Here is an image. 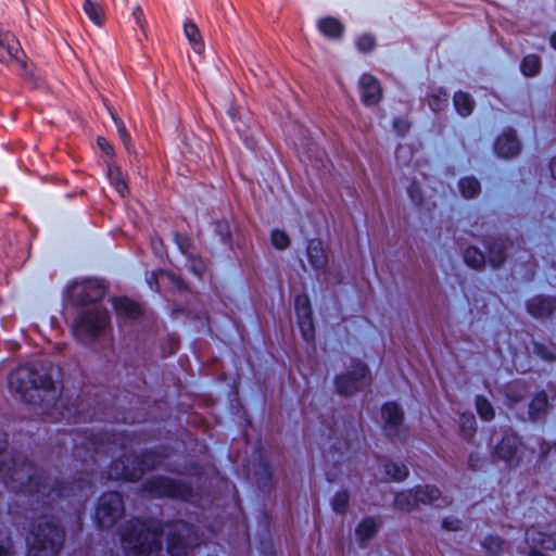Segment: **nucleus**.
<instances>
[{
	"instance_id": "obj_1",
	"label": "nucleus",
	"mask_w": 556,
	"mask_h": 556,
	"mask_svg": "<svg viewBox=\"0 0 556 556\" xmlns=\"http://www.w3.org/2000/svg\"><path fill=\"white\" fill-rule=\"evenodd\" d=\"M74 444L75 467L80 465L79 477L73 482H60L38 471L35 466L21 453H14L10 458L0 460V480L5 488L15 493L28 494L31 505L43 509H53L54 503L64 509L61 504L66 501L70 506L79 511V508L93 494L97 481L96 467L104 463L110 453L111 445L93 433H76L71 437Z\"/></svg>"
},
{
	"instance_id": "obj_2",
	"label": "nucleus",
	"mask_w": 556,
	"mask_h": 556,
	"mask_svg": "<svg viewBox=\"0 0 556 556\" xmlns=\"http://www.w3.org/2000/svg\"><path fill=\"white\" fill-rule=\"evenodd\" d=\"M125 556H189L204 540L181 520L161 526L155 520L132 519L118 529Z\"/></svg>"
},
{
	"instance_id": "obj_3",
	"label": "nucleus",
	"mask_w": 556,
	"mask_h": 556,
	"mask_svg": "<svg viewBox=\"0 0 556 556\" xmlns=\"http://www.w3.org/2000/svg\"><path fill=\"white\" fill-rule=\"evenodd\" d=\"M52 366L47 361H33L13 370L8 378L12 393L29 404L49 406L53 403L52 415L58 414L60 419L77 422L85 419L76 405L66 406L64 397L56 399V386L52 375Z\"/></svg>"
},
{
	"instance_id": "obj_4",
	"label": "nucleus",
	"mask_w": 556,
	"mask_h": 556,
	"mask_svg": "<svg viewBox=\"0 0 556 556\" xmlns=\"http://www.w3.org/2000/svg\"><path fill=\"white\" fill-rule=\"evenodd\" d=\"M104 294V287L91 279L76 281L67 288L70 302L81 308L74 323V333L78 340L90 342L108 327L109 313L100 303Z\"/></svg>"
},
{
	"instance_id": "obj_5",
	"label": "nucleus",
	"mask_w": 556,
	"mask_h": 556,
	"mask_svg": "<svg viewBox=\"0 0 556 556\" xmlns=\"http://www.w3.org/2000/svg\"><path fill=\"white\" fill-rule=\"evenodd\" d=\"M64 538L60 518L52 513H41L27 536V556H58Z\"/></svg>"
},
{
	"instance_id": "obj_6",
	"label": "nucleus",
	"mask_w": 556,
	"mask_h": 556,
	"mask_svg": "<svg viewBox=\"0 0 556 556\" xmlns=\"http://www.w3.org/2000/svg\"><path fill=\"white\" fill-rule=\"evenodd\" d=\"M163 465L161 456L154 451H147L140 455H126L112 460L108 470V479L137 481L146 470Z\"/></svg>"
},
{
	"instance_id": "obj_7",
	"label": "nucleus",
	"mask_w": 556,
	"mask_h": 556,
	"mask_svg": "<svg viewBox=\"0 0 556 556\" xmlns=\"http://www.w3.org/2000/svg\"><path fill=\"white\" fill-rule=\"evenodd\" d=\"M394 504L396 508L409 511L419 504H433L435 507L441 508L447 506L450 501L446 496H442L441 491L437 486L426 485L399 493L395 496Z\"/></svg>"
},
{
	"instance_id": "obj_8",
	"label": "nucleus",
	"mask_w": 556,
	"mask_h": 556,
	"mask_svg": "<svg viewBox=\"0 0 556 556\" xmlns=\"http://www.w3.org/2000/svg\"><path fill=\"white\" fill-rule=\"evenodd\" d=\"M144 491L156 497H173L197 503L193 489L181 480L167 477H153L144 483Z\"/></svg>"
},
{
	"instance_id": "obj_9",
	"label": "nucleus",
	"mask_w": 556,
	"mask_h": 556,
	"mask_svg": "<svg viewBox=\"0 0 556 556\" xmlns=\"http://www.w3.org/2000/svg\"><path fill=\"white\" fill-rule=\"evenodd\" d=\"M124 502L118 492L104 493L98 502L96 522L100 529H111L124 515Z\"/></svg>"
},
{
	"instance_id": "obj_10",
	"label": "nucleus",
	"mask_w": 556,
	"mask_h": 556,
	"mask_svg": "<svg viewBox=\"0 0 556 556\" xmlns=\"http://www.w3.org/2000/svg\"><path fill=\"white\" fill-rule=\"evenodd\" d=\"M0 62L5 65L14 64L21 75L28 73V63L17 38L10 31L0 29Z\"/></svg>"
},
{
	"instance_id": "obj_11",
	"label": "nucleus",
	"mask_w": 556,
	"mask_h": 556,
	"mask_svg": "<svg viewBox=\"0 0 556 556\" xmlns=\"http://www.w3.org/2000/svg\"><path fill=\"white\" fill-rule=\"evenodd\" d=\"M370 382V375L367 366L357 362L352 372L340 375L336 379V388L338 393L342 395H351Z\"/></svg>"
},
{
	"instance_id": "obj_12",
	"label": "nucleus",
	"mask_w": 556,
	"mask_h": 556,
	"mask_svg": "<svg viewBox=\"0 0 556 556\" xmlns=\"http://www.w3.org/2000/svg\"><path fill=\"white\" fill-rule=\"evenodd\" d=\"M382 418L384 420V432L393 441L403 440L402 421L403 412L401 407L394 403H386L382 407Z\"/></svg>"
},
{
	"instance_id": "obj_13",
	"label": "nucleus",
	"mask_w": 556,
	"mask_h": 556,
	"mask_svg": "<svg viewBox=\"0 0 556 556\" xmlns=\"http://www.w3.org/2000/svg\"><path fill=\"white\" fill-rule=\"evenodd\" d=\"M526 541L529 545V556H547L544 552L552 551L556 546L555 539L540 529L532 527L526 532Z\"/></svg>"
},
{
	"instance_id": "obj_14",
	"label": "nucleus",
	"mask_w": 556,
	"mask_h": 556,
	"mask_svg": "<svg viewBox=\"0 0 556 556\" xmlns=\"http://www.w3.org/2000/svg\"><path fill=\"white\" fill-rule=\"evenodd\" d=\"M359 90L362 102L367 106L377 104L382 97L378 79L370 74L362 75L359 78Z\"/></svg>"
},
{
	"instance_id": "obj_15",
	"label": "nucleus",
	"mask_w": 556,
	"mask_h": 556,
	"mask_svg": "<svg viewBox=\"0 0 556 556\" xmlns=\"http://www.w3.org/2000/svg\"><path fill=\"white\" fill-rule=\"evenodd\" d=\"M556 309V298L538 295L529 300L527 304L528 313L534 318H547Z\"/></svg>"
},
{
	"instance_id": "obj_16",
	"label": "nucleus",
	"mask_w": 556,
	"mask_h": 556,
	"mask_svg": "<svg viewBox=\"0 0 556 556\" xmlns=\"http://www.w3.org/2000/svg\"><path fill=\"white\" fill-rule=\"evenodd\" d=\"M519 141L516 132L511 129L504 131L496 140L494 146L495 153L504 159H509L518 154Z\"/></svg>"
},
{
	"instance_id": "obj_17",
	"label": "nucleus",
	"mask_w": 556,
	"mask_h": 556,
	"mask_svg": "<svg viewBox=\"0 0 556 556\" xmlns=\"http://www.w3.org/2000/svg\"><path fill=\"white\" fill-rule=\"evenodd\" d=\"M488 248V260L492 267H500L507 257V251L510 247V242L506 238H496L493 239L492 242L488 241L485 243Z\"/></svg>"
},
{
	"instance_id": "obj_18",
	"label": "nucleus",
	"mask_w": 556,
	"mask_h": 556,
	"mask_svg": "<svg viewBox=\"0 0 556 556\" xmlns=\"http://www.w3.org/2000/svg\"><path fill=\"white\" fill-rule=\"evenodd\" d=\"M380 525V520L374 517H367L361 521L355 534L362 547H366L367 542L376 535Z\"/></svg>"
},
{
	"instance_id": "obj_19",
	"label": "nucleus",
	"mask_w": 556,
	"mask_h": 556,
	"mask_svg": "<svg viewBox=\"0 0 556 556\" xmlns=\"http://www.w3.org/2000/svg\"><path fill=\"white\" fill-rule=\"evenodd\" d=\"M308 261L315 269H323L328 263V256L320 240L313 239L307 245Z\"/></svg>"
},
{
	"instance_id": "obj_20",
	"label": "nucleus",
	"mask_w": 556,
	"mask_h": 556,
	"mask_svg": "<svg viewBox=\"0 0 556 556\" xmlns=\"http://www.w3.org/2000/svg\"><path fill=\"white\" fill-rule=\"evenodd\" d=\"M519 443L520 441L518 437L506 435L505 438H503V440L497 444L495 448L496 456L504 459L507 463H511V460L516 456Z\"/></svg>"
},
{
	"instance_id": "obj_21",
	"label": "nucleus",
	"mask_w": 556,
	"mask_h": 556,
	"mask_svg": "<svg viewBox=\"0 0 556 556\" xmlns=\"http://www.w3.org/2000/svg\"><path fill=\"white\" fill-rule=\"evenodd\" d=\"M116 314L119 317L136 319L141 313V306L127 298L116 299L113 303Z\"/></svg>"
},
{
	"instance_id": "obj_22",
	"label": "nucleus",
	"mask_w": 556,
	"mask_h": 556,
	"mask_svg": "<svg viewBox=\"0 0 556 556\" xmlns=\"http://www.w3.org/2000/svg\"><path fill=\"white\" fill-rule=\"evenodd\" d=\"M184 34L191 45L192 49L197 53H201L204 50V42L198 26L190 20H187L184 24Z\"/></svg>"
},
{
	"instance_id": "obj_23",
	"label": "nucleus",
	"mask_w": 556,
	"mask_h": 556,
	"mask_svg": "<svg viewBox=\"0 0 556 556\" xmlns=\"http://www.w3.org/2000/svg\"><path fill=\"white\" fill-rule=\"evenodd\" d=\"M318 28L325 36L332 39H339L344 30V26L334 17L321 18Z\"/></svg>"
},
{
	"instance_id": "obj_24",
	"label": "nucleus",
	"mask_w": 556,
	"mask_h": 556,
	"mask_svg": "<svg viewBox=\"0 0 556 556\" xmlns=\"http://www.w3.org/2000/svg\"><path fill=\"white\" fill-rule=\"evenodd\" d=\"M453 102L457 113L464 117L469 116L473 111L475 101L467 92H456L454 94Z\"/></svg>"
},
{
	"instance_id": "obj_25",
	"label": "nucleus",
	"mask_w": 556,
	"mask_h": 556,
	"mask_svg": "<svg viewBox=\"0 0 556 556\" xmlns=\"http://www.w3.org/2000/svg\"><path fill=\"white\" fill-rule=\"evenodd\" d=\"M428 105L431 111L438 113L443 111L448 104V94L442 88L433 89L427 97Z\"/></svg>"
},
{
	"instance_id": "obj_26",
	"label": "nucleus",
	"mask_w": 556,
	"mask_h": 556,
	"mask_svg": "<svg viewBox=\"0 0 556 556\" xmlns=\"http://www.w3.org/2000/svg\"><path fill=\"white\" fill-rule=\"evenodd\" d=\"M83 9L86 15L98 26H101L104 22V13L102 8L91 1V0H84Z\"/></svg>"
},
{
	"instance_id": "obj_27",
	"label": "nucleus",
	"mask_w": 556,
	"mask_h": 556,
	"mask_svg": "<svg viewBox=\"0 0 556 556\" xmlns=\"http://www.w3.org/2000/svg\"><path fill=\"white\" fill-rule=\"evenodd\" d=\"M459 190L464 198L472 199L480 192V182L473 177H465L459 180Z\"/></svg>"
},
{
	"instance_id": "obj_28",
	"label": "nucleus",
	"mask_w": 556,
	"mask_h": 556,
	"mask_svg": "<svg viewBox=\"0 0 556 556\" xmlns=\"http://www.w3.org/2000/svg\"><path fill=\"white\" fill-rule=\"evenodd\" d=\"M547 408V397L544 393L538 394L529 405V416L531 419H539Z\"/></svg>"
},
{
	"instance_id": "obj_29",
	"label": "nucleus",
	"mask_w": 556,
	"mask_h": 556,
	"mask_svg": "<svg viewBox=\"0 0 556 556\" xmlns=\"http://www.w3.org/2000/svg\"><path fill=\"white\" fill-rule=\"evenodd\" d=\"M464 260L468 266L475 269H479L485 263V255L477 248L469 247L464 252Z\"/></svg>"
},
{
	"instance_id": "obj_30",
	"label": "nucleus",
	"mask_w": 556,
	"mask_h": 556,
	"mask_svg": "<svg viewBox=\"0 0 556 556\" xmlns=\"http://www.w3.org/2000/svg\"><path fill=\"white\" fill-rule=\"evenodd\" d=\"M384 468L387 476L395 481H402L408 476V469L405 465L390 462L386 464Z\"/></svg>"
},
{
	"instance_id": "obj_31",
	"label": "nucleus",
	"mask_w": 556,
	"mask_h": 556,
	"mask_svg": "<svg viewBox=\"0 0 556 556\" xmlns=\"http://www.w3.org/2000/svg\"><path fill=\"white\" fill-rule=\"evenodd\" d=\"M476 408L481 419L489 421L494 417V409L484 396H477Z\"/></svg>"
},
{
	"instance_id": "obj_32",
	"label": "nucleus",
	"mask_w": 556,
	"mask_h": 556,
	"mask_svg": "<svg viewBox=\"0 0 556 556\" xmlns=\"http://www.w3.org/2000/svg\"><path fill=\"white\" fill-rule=\"evenodd\" d=\"M541 70L540 58L535 54H530L523 58V76H535Z\"/></svg>"
},
{
	"instance_id": "obj_33",
	"label": "nucleus",
	"mask_w": 556,
	"mask_h": 556,
	"mask_svg": "<svg viewBox=\"0 0 556 556\" xmlns=\"http://www.w3.org/2000/svg\"><path fill=\"white\" fill-rule=\"evenodd\" d=\"M460 431L466 438L476 432V418L471 413L462 414L459 418Z\"/></svg>"
},
{
	"instance_id": "obj_34",
	"label": "nucleus",
	"mask_w": 556,
	"mask_h": 556,
	"mask_svg": "<svg viewBox=\"0 0 556 556\" xmlns=\"http://www.w3.org/2000/svg\"><path fill=\"white\" fill-rule=\"evenodd\" d=\"M294 306L299 319L312 317L309 300L306 295H296Z\"/></svg>"
},
{
	"instance_id": "obj_35",
	"label": "nucleus",
	"mask_w": 556,
	"mask_h": 556,
	"mask_svg": "<svg viewBox=\"0 0 556 556\" xmlns=\"http://www.w3.org/2000/svg\"><path fill=\"white\" fill-rule=\"evenodd\" d=\"M506 543L498 536H488L483 542V547L490 556H497L504 551Z\"/></svg>"
},
{
	"instance_id": "obj_36",
	"label": "nucleus",
	"mask_w": 556,
	"mask_h": 556,
	"mask_svg": "<svg viewBox=\"0 0 556 556\" xmlns=\"http://www.w3.org/2000/svg\"><path fill=\"white\" fill-rule=\"evenodd\" d=\"M350 496L346 491H339L332 500V508L337 514L344 515L349 507Z\"/></svg>"
},
{
	"instance_id": "obj_37",
	"label": "nucleus",
	"mask_w": 556,
	"mask_h": 556,
	"mask_svg": "<svg viewBox=\"0 0 556 556\" xmlns=\"http://www.w3.org/2000/svg\"><path fill=\"white\" fill-rule=\"evenodd\" d=\"M533 353L536 354L539 357H541L544 361L552 362L556 359L554 350L551 345L540 343V342H533L532 343Z\"/></svg>"
},
{
	"instance_id": "obj_38",
	"label": "nucleus",
	"mask_w": 556,
	"mask_h": 556,
	"mask_svg": "<svg viewBox=\"0 0 556 556\" xmlns=\"http://www.w3.org/2000/svg\"><path fill=\"white\" fill-rule=\"evenodd\" d=\"M270 240L273 245L278 250L287 249L290 243L288 235L280 229H275L271 231Z\"/></svg>"
},
{
	"instance_id": "obj_39",
	"label": "nucleus",
	"mask_w": 556,
	"mask_h": 556,
	"mask_svg": "<svg viewBox=\"0 0 556 556\" xmlns=\"http://www.w3.org/2000/svg\"><path fill=\"white\" fill-rule=\"evenodd\" d=\"M376 45V40L370 34H363L358 37L356 46L361 52H370Z\"/></svg>"
},
{
	"instance_id": "obj_40",
	"label": "nucleus",
	"mask_w": 556,
	"mask_h": 556,
	"mask_svg": "<svg viewBox=\"0 0 556 556\" xmlns=\"http://www.w3.org/2000/svg\"><path fill=\"white\" fill-rule=\"evenodd\" d=\"M300 328L305 341L309 342L314 339V325L312 317L299 319Z\"/></svg>"
},
{
	"instance_id": "obj_41",
	"label": "nucleus",
	"mask_w": 556,
	"mask_h": 556,
	"mask_svg": "<svg viewBox=\"0 0 556 556\" xmlns=\"http://www.w3.org/2000/svg\"><path fill=\"white\" fill-rule=\"evenodd\" d=\"M215 231L220 237L223 242H227L230 239V225L226 219L217 220L215 224Z\"/></svg>"
},
{
	"instance_id": "obj_42",
	"label": "nucleus",
	"mask_w": 556,
	"mask_h": 556,
	"mask_svg": "<svg viewBox=\"0 0 556 556\" xmlns=\"http://www.w3.org/2000/svg\"><path fill=\"white\" fill-rule=\"evenodd\" d=\"M0 556H12V543L5 531L0 530Z\"/></svg>"
},
{
	"instance_id": "obj_43",
	"label": "nucleus",
	"mask_w": 556,
	"mask_h": 556,
	"mask_svg": "<svg viewBox=\"0 0 556 556\" xmlns=\"http://www.w3.org/2000/svg\"><path fill=\"white\" fill-rule=\"evenodd\" d=\"M408 194H409V198L412 199V201L416 204V205H421L422 204V194H421V190H420V187L419 185L416 182V181H413L410 184V186L408 187Z\"/></svg>"
},
{
	"instance_id": "obj_44",
	"label": "nucleus",
	"mask_w": 556,
	"mask_h": 556,
	"mask_svg": "<svg viewBox=\"0 0 556 556\" xmlns=\"http://www.w3.org/2000/svg\"><path fill=\"white\" fill-rule=\"evenodd\" d=\"M273 475L271 469L268 464H263L261 477L257 479V482L263 486L271 485Z\"/></svg>"
},
{
	"instance_id": "obj_45",
	"label": "nucleus",
	"mask_w": 556,
	"mask_h": 556,
	"mask_svg": "<svg viewBox=\"0 0 556 556\" xmlns=\"http://www.w3.org/2000/svg\"><path fill=\"white\" fill-rule=\"evenodd\" d=\"M117 132H118L119 139L123 142V144L125 146L126 150L128 152H130L132 149L131 138L123 124H117Z\"/></svg>"
},
{
	"instance_id": "obj_46",
	"label": "nucleus",
	"mask_w": 556,
	"mask_h": 556,
	"mask_svg": "<svg viewBox=\"0 0 556 556\" xmlns=\"http://www.w3.org/2000/svg\"><path fill=\"white\" fill-rule=\"evenodd\" d=\"M132 17L135 20V23L136 25L142 30L144 31L146 29V26H147V22H146V18H144V14H143V10L141 9L140 5H136L132 10Z\"/></svg>"
},
{
	"instance_id": "obj_47",
	"label": "nucleus",
	"mask_w": 556,
	"mask_h": 556,
	"mask_svg": "<svg viewBox=\"0 0 556 556\" xmlns=\"http://www.w3.org/2000/svg\"><path fill=\"white\" fill-rule=\"evenodd\" d=\"M393 128L400 136H404L409 129V123L404 118H396Z\"/></svg>"
},
{
	"instance_id": "obj_48",
	"label": "nucleus",
	"mask_w": 556,
	"mask_h": 556,
	"mask_svg": "<svg viewBox=\"0 0 556 556\" xmlns=\"http://www.w3.org/2000/svg\"><path fill=\"white\" fill-rule=\"evenodd\" d=\"M175 240L180 251L185 254H189V249L191 247L190 239L187 236L176 235Z\"/></svg>"
},
{
	"instance_id": "obj_49",
	"label": "nucleus",
	"mask_w": 556,
	"mask_h": 556,
	"mask_svg": "<svg viewBox=\"0 0 556 556\" xmlns=\"http://www.w3.org/2000/svg\"><path fill=\"white\" fill-rule=\"evenodd\" d=\"M462 521L457 518L447 517L443 520L442 527L448 531H457L460 529Z\"/></svg>"
},
{
	"instance_id": "obj_50",
	"label": "nucleus",
	"mask_w": 556,
	"mask_h": 556,
	"mask_svg": "<svg viewBox=\"0 0 556 556\" xmlns=\"http://www.w3.org/2000/svg\"><path fill=\"white\" fill-rule=\"evenodd\" d=\"M410 148L407 146H399L396 149V160L405 163L410 157Z\"/></svg>"
},
{
	"instance_id": "obj_51",
	"label": "nucleus",
	"mask_w": 556,
	"mask_h": 556,
	"mask_svg": "<svg viewBox=\"0 0 556 556\" xmlns=\"http://www.w3.org/2000/svg\"><path fill=\"white\" fill-rule=\"evenodd\" d=\"M98 144L105 154L111 155L113 153L112 146L105 139L99 138Z\"/></svg>"
},
{
	"instance_id": "obj_52",
	"label": "nucleus",
	"mask_w": 556,
	"mask_h": 556,
	"mask_svg": "<svg viewBox=\"0 0 556 556\" xmlns=\"http://www.w3.org/2000/svg\"><path fill=\"white\" fill-rule=\"evenodd\" d=\"M8 435L5 432L0 430V454L7 448Z\"/></svg>"
},
{
	"instance_id": "obj_53",
	"label": "nucleus",
	"mask_w": 556,
	"mask_h": 556,
	"mask_svg": "<svg viewBox=\"0 0 556 556\" xmlns=\"http://www.w3.org/2000/svg\"><path fill=\"white\" fill-rule=\"evenodd\" d=\"M116 189L121 194H123L124 191L127 189V186L123 179L116 178Z\"/></svg>"
},
{
	"instance_id": "obj_54",
	"label": "nucleus",
	"mask_w": 556,
	"mask_h": 556,
	"mask_svg": "<svg viewBox=\"0 0 556 556\" xmlns=\"http://www.w3.org/2000/svg\"><path fill=\"white\" fill-rule=\"evenodd\" d=\"M469 466L472 468V469H477L480 467L479 465V459L476 458L475 455H470L469 457Z\"/></svg>"
},
{
	"instance_id": "obj_55",
	"label": "nucleus",
	"mask_w": 556,
	"mask_h": 556,
	"mask_svg": "<svg viewBox=\"0 0 556 556\" xmlns=\"http://www.w3.org/2000/svg\"><path fill=\"white\" fill-rule=\"evenodd\" d=\"M549 168L552 177L556 180V156L552 160Z\"/></svg>"
},
{
	"instance_id": "obj_56",
	"label": "nucleus",
	"mask_w": 556,
	"mask_h": 556,
	"mask_svg": "<svg viewBox=\"0 0 556 556\" xmlns=\"http://www.w3.org/2000/svg\"><path fill=\"white\" fill-rule=\"evenodd\" d=\"M332 433H333V430L330 426L327 427V433L325 430H323V437H325V435L330 437Z\"/></svg>"
},
{
	"instance_id": "obj_57",
	"label": "nucleus",
	"mask_w": 556,
	"mask_h": 556,
	"mask_svg": "<svg viewBox=\"0 0 556 556\" xmlns=\"http://www.w3.org/2000/svg\"><path fill=\"white\" fill-rule=\"evenodd\" d=\"M551 43L556 49V33L551 37Z\"/></svg>"
},
{
	"instance_id": "obj_58",
	"label": "nucleus",
	"mask_w": 556,
	"mask_h": 556,
	"mask_svg": "<svg viewBox=\"0 0 556 556\" xmlns=\"http://www.w3.org/2000/svg\"><path fill=\"white\" fill-rule=\"evenodd\" d=\"M193 269H194V271H195V274H197V275H199V276L201 275V270H200V269H198L195 266H193Z\"/></svg>"
}]
</instances>
